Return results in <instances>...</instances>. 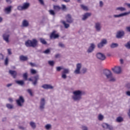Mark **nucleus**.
Returning a JSON list of instances; mask_svg holds the SVG:
<instances>
[{
    "mask_svg": "<svg viewBox=\"0 0 130 130\" xmlns=\"http://www.w3.org/2000/svg\"><path fill=\"white\" fill-rule=\"evenodd\" d=\"M72 99L73 101L79 102L82 99V96L84 95V91L80 90H77L73 91Z\"/></svg>",
    "mask_w": 130,
    "mask_h": 130,
    "instance_id": "f257e3e1",
    "label": "nucleus"
},
{
    "mask_svg": "<svg viewBox=\"0 0 130 130\" xmlns=\"http://www.w3.org/2000/svg\"><path fill=\"white\" fill-rule=\"evenodd\" d=\"M103 75L105 76L107 80H108L109 82H113L116 81V79L115 78H114V77H113L112 73H111L110 70H108L107 69L104 70L103 71Z\"/></svg>",
    "mask_w": 130,
    "mask_h": 130,
    "instance_id": "f03ea898",
    "label": "nucleus"
},
{
    "mask_svg": "<svg viewBox=\"0 0 130 130\" xmlns=\"http://www.w3.org/2000/svg\"><path fill=\"white\" fill-rule=\"evenodd\" d=\"M56 70L57 72H60L61 70H63L61 72V78L64 80H66V79H67V75L70 74V69L63 68L62 67H56Z\"/></svg>",
    "mask_w": 130,
    "mask_h": 130,
    "instance_id": "7ed1b4c3",
    "label": "nucleus"
},
{
    "mask_svg": "<svg viewBox=\"0 0 130 130\" xmlns=\"http://www.w3.org/2000/svg\"><path fill=\"white\" fill-rule=\"evenodd\" d=\"M38 43V41L35 39H32V40H29L25 42V45L27 47H36Z\"/></svg>",
    "mask_w": 130,
    "mask_h": 130,
    "instance_id": "20e7f679",
    "label": "nucleus"
},
{
    "mask_svg": "<svg viewBox=\"0 0 130 130\" xmlns=\"http://www.w3.org/2000/svg\"><path fill=\"white\" fill-rule=\"evenodd\" d=\"M30 7V3H24L22 4V6H18L17 7V10L18 11H24L25 10H27V9H29V7Z\"/></svg>",
    "mask_w": 130,
    "mask_h": 130,
    "instance_id": "39448f33",
    "label": "nucleus"
},
{
    "mask_svg": "<svg viewBox=\"0 0 130 130\" xmlns=\"http://www.w3.org/2000/svg\"><path fill=\"white\" fill-rule=\"evenodd\" d=\"M46 103V102H45V99L42 98L40 102V107H39V108L41 111H43L45 109Z\"/></svg>",
    "mask_w": 130,
    "mask_h": 130,
    "instance_id": "423d86ee",
    "label": "nucleus"
},
{
    "mask_svg": "<svg viewBox=\"0 0 130 130\" xmlns=\"http://www.w3.org/2000/svg\"><path fill=\"white\" fill-rule=\"evenodd\" d=\"M81 69H82V63H77L76 64V69L74 71V74L76 75H80V74H81Z\"/></svg>",
    "mask_w": 130,
    "mask_h": 130,
    "instance_id": "0eeeda50",
    "label": "nucleus"
},
{
    "mask_svg": "<svg viewBox=\"0 0 130 130\" xmlns=\"http://www.w3.org/2000/svg\"><path fill=\"white\" fill-rule=\"evenodd\" d=\"M24 102H25V100L22 96H20L19 99L16 100V103L18 106H20V107L23 106V104Z\"/></svg>",
    "mask_w": 130,
    "mask_h": 130,
    "instance_id": "6e6552de",
    "label": "nucleus"
},
{
    "mask_svg": "<svg viewBox=\"0 0 130 130\" xmlns=\"http://www.w3.org/2000/svg\"><path fill=\"white\" fill-rule=\"evenodd\" d=\"M95 47H96L95 44L91 43L88 48L87 50V53H92V52L94 51V49H95Z\"/></svg>",
    "mask_w": 130,
    "mask_h": 130,
    "instance_id": "1a4fd4ad",
    "label": "nucleus"
},
{
    "mask_svg": "<svg viewBox=\"0 0 130 130\" xmlns=\"http://www.w3.org/2000/svg\"><path fill=\"white\" fill-rule=\"evenodd\" d=\"M65 19L67 23H69V24H72V23L74 22V19H73L72 15L70 14L67 15L65 17Z\"/></svg>",
    "mask_w": 130,
    "mask_h": 130,
    "instance_id": "9d476101",
    "label": "nucleus"
},
{
    "mask_svg": "<svg viewBox=\"0 0 130 130\" xmlns=\"http://www.w3.org/2000/svg\"><path fill=\"white\" fill-rule=\"evenodd\" d=\"M107 44V40L104 39L101 40V42L98 44V48H102L104 45Z\"/></svg>",
    "mask_w": 130,
    "mask_h": 130,
    "instance_id": "9b49d317",
    "label": "nucleus"
},
{
    "mask_svg": "<svg viewBox=\"0 0 130 130\" xmlns=\"http://www.w3.org/2000/svg\"><path fill=\"white\" fill-rule=\"evenodd\" d=\"M130 11L128 12H124L123 13H121L118 15H114L113 17L114 18H121L122 17H125V16H127V15H129Z\"/></svg>",
    "mask_w": 130,
    "mask_h": 130,
    "instance_id": "f8f14e48",
    "label": "nucleus"
},
{
    "mask_svg": "<svg viewBox=\"0 0 130 130\" xmlns=\"http://www.w3.org/2000/svg\"><path fill=\"white\" fill-rule=\"evenodd\" d=\"M96 56L97 58L100 59L101 60H104L106 58L105 55L100 52L98 53Z\"/></svg>",
    "mask_w": 130,
    "mask_h": 130,
    "instance_id": "ddd939ff",
    "label": "nucleus"
},
{
    "mask_svg": "<svg viewBox=\"0 0 130 130\" xmlns=\"http://www.w3.org/2000/svg\"><path fill=\"white\" fill-rule=\"evenodd\" d=\"M124 36V31L123 30H119L117 32L116 37V38L120 39V38H122Z\"/></svg>",
    "mask_w": 130,
    "mask_h": 130,
    "instance_id": "4468645a",
    "label": "nucleus"
},
{
    "mask_svg": "<svg viewBox=\"0 0 130 130\" xmlns=\"http://www.w3.org/2000/svg\"><path fill=\"white\" fill-rule=\"evenodd\" d=\"M94 28L98 32H100L101 29L102 28V25H101V23L96 22L95 23Z\"/></svg>",
    "mask_w": 130,
    "mask_h": 130,
    "instance_id": "2eb2a0df",
    "label": "nucleus"
},
{
    "mask_svg": "<svg viewBox=\"0 0 130 130\" xmlns=\"http://www.w3.org/2000/svg\"><path fill=\"white\" fill-rule=\"evenodd\" d=\"M112 70L115 74H120L121 73V68L120 67H115L114 68H112Z\"/></svg>",
    "mask_w": 130,
    "mask_h": 130,
    "instance_id": "dca6fc26",
    "label": "nucleus"
},
{
    "mask_svg": "<svg viewBox=\"0 0 130 130\" xmlns=\"http://www.w3.org/2000/svg\"><path fill=\"white\" fill-rule=\"evenodd\" d=\"M102 126L103 127V128H107L109 130H113V127L107 123H103L102 125Z\"/></svg>",
    "mask_w": 130,
    "mask_h": 130,
    "instance_id": "f3484780",
    "label": "nucleus"
},
{
    "mask_svg": "<svg viewBox=\"0 0 130 130\" xmlns=\"http://www.w3.org/2000/svg\"><path fill=\"white\" fill-rule=\"evenodd\" d=\"M9 73L14 79H15L16 77H17V71H16L9 70Z\"/></svg>",
    "mask_w": 130,
    "mask_h": 130,
    "instance_id": "a211bd4d",
    "label": "nucleus"
},
{
    "mask_svg": "<svg viewBox=\"0 0 130 130\" xmlns=\"http://www.w3.org/2000/svg\"><path fill=\"white\" fill-rule=\"evenodd\" d=\"M91 15L92 14H91V13H86L84 14L83 15V18H82L83 21H85V20H87V19L89 17H91Z\"/></svg>",
    "mask_w": 130,
    "mask_h": 130,
    "instance_id": "6ab92c4d",
    "label": "nucleus"
},
{
    "mask_svg": "<svg viewBox=\"0 0 130 130\" xmlns=\"http://www.w3.org/2000/svg\"><path fill=\"white\" fill-rule=\"evenodd\" d=\"M34 81H32V85L34 86H35L36 85H37L38 80H39V75H37L34 77Z\"/></svg>",
    "mask_w": 130,
    "mask_h": 130,
    "instance_id": "aec40b11",
    "label": "nucleus"
},
{
    "mask_svg": "<svg viewBox=\"0 0 130 130\" xmlns=\"http://www.w3.org/2000/svg\"><path fill=\"white\" fill-rule=\"evenodd\" d=\"M42 88H43V89H53V86L49 84H44L42 86Z\"/></svg>",
    "mask_w": 130,
    "mask_h": 130,
    "instance_id": "412c9836",
    "label": "nucleus"
},
{
    "mask_svg": "<svg viewBox=\"0 0 130 130\" xmlns=\"http://www.w3.org/2000/svg\"><path fill=\"white\" fill-rule=\"evenodd\" d=\"M9 37H10V35H9L8 34H5L3 35L4 40H5V41H6V42H7V43H9V42H10V41H9Z\"/></svg>",
    "mask_w": 130,
    "mask_h": 130,
    "instance_id": "4be33fe9",
    "label": "nucleus"
},
{
    "mask_svg": "<svg viewBox=\"0 0 130 130\" xmlns=\"http://www.w3.org/2000/svg\"><path fill=\"white\" fill-rule=\"evenodd\" d=\"M50 37L51 39H56V38H58V35L55 34V31H53Z\"/></svg>",
    "mask_w": 130,
    "mask_h": 130,
    "instance_id": "5701e85b",
    "label": "nucleus"
},
{
    "mask_svg": "<svg viewBox=\"0 0 130 130\" xmlns=\"http://www.w3.org/2000/svg\"><path fill=\"white\" fill-rule=\"evenodd\" d=\"M12 11V6H9L5 9V12L6 14H10Z\"/></svg>",
    "mask_w": 130,
    "mask_h": 130,
    "instance_id": "b1692460",
    "label": "nucleus"
},
{
    "mask_svg": "<svg viewBox=\"0 0 130 130\" xmlns=\"http://www.w3.org/2000/svg\"><path fill=\"white\" fill-rule=\"evenodd\" d=\"M22 26L23 27H28V26H29V22L28 20H24L22 21Z\"/></svg>",
    "mask_w": 130,
    "mask_h": 130,
    "instance_id": "393cba45",
    "label": "nucleus"
},
{
    "mask_svg": "<svg viewBox=\"0 0 130 130\" xmlns=\"http://www.w3.org/2000/svg\"><path fill=\"white\" fill-rule=\"evenodd\" d=\"M29 125H30L31 128L35 129L36 128V123L33 121H30L29 122Z\"/></svg>",
    "mask_w": 130,
    "mask_h": 130,
    "instance_id": "a878e982",
    "label": "nucleus"
},
{
    "mask_svg": "<svg viewBox=\"0 0 130 130\" xmlns=\"http://www.w3.org/2000/svg\"><path fill=\"white\" fill-rule=\"evenodd\" d=\"M15 83L19 86H23L25 84L23 80H16Z\"/></svg>",
    "mask_w": 130,
    "mask_h": 130,
    "instance_id": "bb28decb",
    "label": "nucleus"
},
{
    "mask_svg": "<svg viewBox=\"0 0 130 130\" xmlns=\"http://www.w3.org/2000/svg\"><path fill=\"white\" fill-rule=\"evenodd\" d=\"M116 121L119 123L122 122L123 121V118L121 116H119L116 118Z\"/></svg>",
    "mask_w": 130,
    "mask_h": 130,
    "instance_id": "cd10ccee",
    "label": "nucleus"
},
{
    "mask_svg": "<svg viewBox=\"0 0 130 130\" xmlns=\"http://www.w3.org/2000/svg\"><path fill=\"white\" fill-rule=\"evenodd\" d=\"M20 60H22L23 61H25L28 59V57L24 56V55H21L20 56Z\"/></svg>",
    "mask_w": 130,
    "mask_h": 130,
    "instance_id": "c85d7f7f",
    "label": "nucleus"
},
{
    "mask_svg": "<svg viewBox=\"0 0 130 130\" xmlns=\"http://www.w3.org/2000/svg\"><path fill=\"white\" fill-rule=\"evenodd\" d=\"M110 47L111 48H115L118 47V45L117 43H113L110 45Z\"/></svg>",
    "mask_w": 130,
    "mask_h": 130,
    "instance_id": "c756f323",
    "label": "nucleus"
},
{
    "mask_svg": "<svg viewBox=\"0 0 130 130\" xmlns=\"http://www.w3.org/2000/svg\"><path fill=\"white\" fill-rule=\"evenodd\" d=\"M116 10L117 11H120V12H124V11H126V9L124 7H117Z\"/></svg>",
    "mask_w": 130,
    "mask_h": 130,
    "instance_id": "7c9ffc66",
    "label": "nucleus"
},
{
    "mask_svg": "<svg viewBox=\"0 0 130 130\" xmlns=\"http://www.w3.org/2000/svg\"><path fill=\"white\" fill-rule=\"evenodd\" d=\"M98 118L100 121H102V120H103V119H104V116H103V115L100 114L98 115Z\"/></svg>",
    "mask_w": 130,
    "mask_h": 130,
    "instance_id": "2f4dec72",
    "label": "nucleus"
},
{
    "mask_svg": "<svg viewBox=\"0 0 130 130\" xmlns=\"http://www.w3.org/2000/svg\"><path fill=\"white\" fill-rule=\"evenodd\" d=\"M62 23L63 24V25H64V27L66 29H68V28H69V27H70V24L67 23V22H66L65 21H62Z\"/></svg>",
    "mask_w": 130,
    "mask_h": 130,
    "instance_id": "473e14b6",
    "label": "nucleus"
},
{
    "mask_svg": "<svg viewBox=\"0 0 130 130\" xmlns=\"http://www.w3.org/2000/svg\"><path fill=\"white\" fill-rule=\"evenodd\" d=\"M6 107H7L8 109H13V108H14V106L11 104H7Z\"/></svg>",
    "mask_w": 130,
    "mask_h": 130,
    "instance_id": "72a5a7b5",
    "label": "nucleus"
},
{
    "mask_svg": "<svg viewBox=\"0 0 130 130\" xmlns=\"http://www.w3.org/2000/svg\"><path fill=\"white\" fill-rule=\"evenodd\" d=\"M53 9H54V11H56V12H57V11H59V10H60V7L58 6L54 5L53 6Z\"/></svg>",
    "mask_w": 130,
    "mask_h": 130,
    "instance_id": "f704fd0d",
    "label": "nucleus"
},
{
    "mask_svg": "<svg viewBox=\"0 0 130 130\" xmlns=\"http://www.w3.org/2000/svg\"><path fill=\"white\" fill-rule=\"evenodd\" d=\"M45 128L47 130H49L50 128H51V124H47L45 126Z\"/></svg>",
    "mask_w": 130,
    "mask_h": 130,
    "instance_id": "c9c22d12",
    "label": "nucleus"
},
{
    "mask_svg": "<svg viewBox=\"0 0 130 130\" xmlns=\"http://www.w3.org/2000/svg\"><path fill=\"white\" fill-rule=\"evenodd\" d=\"M48 63L49 66H51V67H53L54 66V61L49 60L48 61Z\"/></svg>",
    "mask_w": 130,
    "mask_h": 130,
    "instance_id": "e433bc0d",
    "label": "nucleus"
},
{
    "mask_svg": "<svg viewBox=\"0 0 130 130\" xmlns=\"http://www.w3.org/2000/svg\"><path fill=\"white\" fill-rule=\"evenodd\" d=\"M81 9H82L83 10H84V11H88V7H87L86 6H85L84 5H81Z\"/></svg>",
    "mask_w": 130,
    "mask_h": 130,
    "instance_id": "4c0bfd02",
    "label": "nucleus"
},
{
    "mask_svg": "<svg viewBox=\"0 0 130 130\" xmlns=\"http://www.w3.org/2000/svg\"><path fill=\"white\" fill-rule=\"evenodd\" d=\"M40 42L42 43V44H46L47 42L44 39L41 38L40 39Z\"/></svg>",
    "mask_w": 130,
    "mask_h": 130,
    "instance_id": "58836bf2",
    "label": "nucleus"
},
{
    "mask_svg": "<svg viewBox=\"0 0 130 130\" xmlns=\"http://www.w3.org/2000/svg\"><path fill=\"white\" fill-rule=\"evenodd\" d=\"M125 46L126 47V48H127V49H130V41L125 45Z\"/></svg>",
    "mask_w": 130,
    "mask_h": 130,
    "instance_id": "ea45409f",
    "label": "nucleus"
},
{
    "mask_svg": "<svg viewBox=\"0 0 130 130\" xmlns=\"http://www.w3.org/2000/svg\"><path fill=\"white\" fill-rule=\"evenodd\" d=\"M43 53H45V54H49V53H50V50L49 49H47L43 52Z\"/></svg>",
    "mask_w": 130,
    "mask_h": 130,
    "instance_id": "a19ab883",
    "label": "nucleus"
},
{
    "mask_svg": "<svg viewBox=\"0 0 130 130\" xmlns=\"http://www.w3.org/2000/svg\"><path fill=\"white\" fill-rule=\"evenodd\" d=\"M49 13H50V15H52V16H54L55 15V13L53 10H49Z\"/></svg>",
    "mask_w": 130,
    "mask_h": 130,
    "instance_id": "79ce46f5",
    "label": "nucleus"
},
{
    "mask_svg": "<svg viewBox=\"0 0 130 130\" xmlns=\"http://www.w3.org/2000/svg\"><path fill=\"white\" fill-rule=\"evenodd\" d=\"M23 78L24 79V80H25V81H27V78H28V75L27 74V73H24L23 75Z\"/></svg>",
    "mask_w": 130,
    "mask_h": 130,
    "instance_id": "37998d69",
    "label": "nucleus"
},
{
    "mask_svg": "<svg viewBox=\"0 0 130 130\" xmlns=\"http://www.w3.org/2000/svg\"><path fill=\"white\" fill-rule=\"evenodd\" d=\"M30 73L32 75H35V74H36V73H37V72L36 71V70H35L34 69H31L30 70Z\"/></svg>",
    "mask_w": 130,
    "mask_h": 130,
    "instance_id": "c03bdc74",
    "label": "nucleus"
},
{
    "mask_svg": "<svg viewBox=\"0 0 130 130\" xmlns=\"http://www.w3.org/2000/svg\"><path fill=\"white\" fill-rule=\"evenodd\" d=\"M8 63H9V58L8 57H6L5 60V66H8Z\"/></svg>",
    "mask_w": 130,
    "mask_h": 130,
    "instance_id": "a18cd8bd",
    "label": "nucleus"
},
{
    "mask_svg": "<svg viewBox=\"0 0 130 130\" xmlns=\"http://www.w3.org/2000/svg\"><path fill=\"white\" fill-rule=\"evenodd\" d=\"M87 70L86 68H83L81 73H82V74H85V73H87Z\"/></svg>",
    "mask_w": 130,
    "mask_h": 130,
    "instance_id": "49530a36",
    "label": "nucleus"
},
{
    "mask_svg": "<svg viewBox=\"0 0 130 130\" xmlns=\"http://www.w3.org/2000/svg\"><path fill=\"white\" fill-rule=\"evenodd\" d=\"M39 3H40V5L42 6H44V0H38Z\"/></svg>",
    "mask_w": 130,
    "mask_h": 130,
    "instance_id": "de8ad7c7",
    "label": "nucleus"
},
{
    "mask_svg": "<svg viewBox=\"0 0 130 130\" xmlns=\"http://www.w3.org/2000/svg\"><path fill=\"white\" fill-rule=\"evenodd\" d=\"M27 92L30 95V96H33V93H32V90L31 89H27Z\"/></svg>",
    "mask_w": 130,
    "mask_h": 130,
    "instance_id": "09e8293b",
    "label": "nucleus"
},
{
    "mask_svg": "<svg viewBox=\"0 0 130 130\" xmlns=\"http://www.w3.org/2000/svg\"><path fill=\"white\" fill-rule=\"evenodd\" d=\"M58 45L60 47L63 48L64 47V45L62 43H59Z\"/></svg>",
    "mask_w": 130,
    "mask_h": 130,
    "instance_id": "8fccbe9b",
    "label": "nucleus"
},
{
    "mask_svg": "<svg viewBox=\"0 0 130 130\" xmlns=\"http://www.w3.org/2000/svg\"><path fill=\"white\" fill-rule=\"evenodd\" d=\"M125 88H126L127 89H128V90L130 89V83H127L125 85Z\"/></svg>",
    "mask_w": 130,
    "mask_h": 130,
    "instance_id": "3c124183",
    "label": "nucleus"
},
{
    "mask_svg": "<svg viewBox=\"0 0 130 130\" xmlns=\"http://www.w3.org/2000/svg\"><path fill=\"white\" fill-rule=\"evenodd\" d=\"M8 53L9 55H11L12 54V50L11 49H8L7 50Z\"/></svg>",
    "mask_w": 130,
    "mask_h": 130,
    "instance_id": "603ef678",
    "label": "nucleus"
},
{
    "mask_svg": "<svg viewBox=\"0 0 130 130\" xmlns=\"http://www.w3.org/2000/svg\"><path fill=\"white\" fill-rule=\"evenodd\" d=\"M19 128L21 130H26V127H24L22 126H19Z\"/></svg>",
    "mask_w": 130,
    "mask_h": 130,
    "instance_id": "864d4df0",
    "label": "nucleus"
},
{
    "mask_svg": "<svg viewBox=\"0 0 130 130\" xmlns=\"http://www.w3.org/2000/svg\"><path fill=\"white\" fill-rule=\"evenodd\" d=\"M82 130H88V127L86 126H82Z\"/></svg>",
    "mask_w": 130,
    "mask_h": 130,
    "instance_id": "5fc2aeb1",
    "label": "nucleus"
},
{
    "mask_svg": "<svg viewBox=\"0 0 130 130\" xmlns=\"http://www.w3.org/2000/svg\"><path fill=\"white\" fill-rule=\"evenodd\" d=\"M12 86H13V83H9L6 85V87L10 88V87H12Z\"/></svg>",
    "mask_w": 130,
    "mask_h": 130,
    "instance_id": "6e6d98bb",
    "label": "nucleus"
},
{
    "mask_svg": "<svg viewBox=\"0 0 130 130\" xmlns=\"http://www.w3.org/2000/svg\"><path fill=\"white\" fill-rule=\"evenodd\" d=\"M100 7H101V8L103 7V2L102 1L100 2Z\"/></svg>",
    "mask_w": 130,
    "mask_h": 130,
    "instance_id": "4d7b16f0",
    "label": "nucleus"
},
{
    "mask_svg": "<svg viewBox=\"0 0 130 130\" xmlns=\"http://www.w3.org/2000/svg\"><path fill=\"white\" fill-rule=\"evenodd\" d=\"M0 59H4V55L2 53H0Z\"/></svg>",
    "mask_w": 130,
    "mask_h": 130,
    "instance_id": "13d9d810",
    "label": "nucleus"
},
{
    "mask_svg": "<svg viewBox=\"0 0 130 130\" xmlns=\"http://www.w3.org/2000/svg\"><path fill=\"white\" fill-rule=\"evenodd\" d=\"M126 95L127 96H130V91H127L126 92Z\"/></svg>",
    "mask_w": 130,
    "mask_h": 130,
    "instance_id": "bf43d9fd",
    "label": "nucleus"
},
{
    "mask_svg": "<svg viewBox=\"0 0 130 130\" xmlns=\"http://www.w3.org/2000/svg\"><path fill=\"white\" fill-rule=\"evenodd\" d=\"M60 56V55L59 54H57L55 55V58H58Z\"/></svg>",
    "mask_w": 130,
    "mask_h": 130,
    "instance_id": "052dcab7",
    "label": "nucleus"
},
{
    "mask_svg": "<svg viewBox=\"0 0 130 130\" xmlns=\"http://www.w3.org/2000/svg\"><path fill=\"white\" fill-rule=\"evenodd\" d=\"M6 2L8 4H12V0H6Z\"/></svg>",
    "mask_w": 130,
    "mask_h": 130,
    "instance_id": "680f3d73",
    "label": "nucleus"
},
{
    "mask_svg": "<svg viewBox=\"0 0 130 130\" xmlns=\"http://www.w3.org/2000/svg\"><path fill=\"white\" fill-rule=\"evenodd\" d=\"M120 63H121V64H122L123 63V59H121L120 60Z\"/></svg>",
    "mask_w": 130,
    "mask_h": 130,
    "instance_id": "e2e57ef3",
    "label": "nucleus"
},
{
    "mask_svg": "<svg viewBox=\"0 0 130 130\" xmlns=\"http://www.w3.org/2000/svg\"><path fill=\"white\" fill-rule=\"evenodd\" d=\"M9 102H11V103L13 102V99L9 98Z\"/></svg>",
    "mask_w": 130,
    "mask_h": 130,
    "instance_id": "0e129e2a",
    "label": "nucleus"
},
{
    "mask_svg": "<svg viewBox=\"0 0 130 130\" xmlns=\"http://www.w3.org/2000/svg\"><path fill=\"white\" fill-rule=\"evenodd\" d=\"M66 5H62V10H64V9H66Z\"/></svg>",
    "mask_w": 130,
    "mask_h": 130,
    "instance_id": "69168bd1",
    "label": "nucleus"
},
{
    "mask_svg": "<svg viewBox=\"0 0 130 130\" xmlns=\"http://www.w3.org/2000/svg\"><path fill=\"white\" fill-rule=\"evenodd\" d=\"M126 5L128 8H130V4L129 3H126Z\"/></svg>",
    "mask_w": 130,
    "mask_h": 130,
    "instance_id": "338daca9",
    "label": "nucleus"
},
{
    "mask_svg": "<svg viewBox=\"0 0 130 130\" xmlns=\"http://www.w3.org/2000/svg\"><path fill=\"white\" fill-rule=\"evenodd\" d=\"M29 64H30V66H31V67H34V63L30 62L29 63Z\"/></svg>",
    "mask_w": 130,
    "mask_h": 130,
    "instance_id": "774afa93",
    "label": "nucleus"
}]
</instances>
